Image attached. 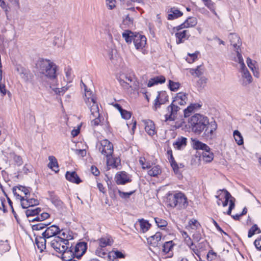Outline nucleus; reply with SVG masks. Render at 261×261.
<instances>
[{"label": "nucleus", "mask_w": 261, "mask_h": 261, "mask_svg": "<svg viewBox=\"0 0 261 261\" xmlns=\"http://www.w3.org/2000/svg\"><path fill=\"white\" fill-rule=\"evenodd\" d=\"M188 125L192 131L197 135L202 132L203 137L206 139H212L217 124L215 120L209 121L208 118L200 114H195L188 119Z\"/></svg>", "instance_id": "f257e3e1"}, {"label": "nucleus", "mask_w": 261, "mask_h": 261, "mask_svg": "<svg viewBox=\"0 0 261 261\" xmlns=\"http://www.w3.org/2000/svg\"><path fill=\"white\" fill-rule=\"evenodd\" d=\"M40 72L50 80L55 81L57 77L58 66L49 60L40 59L36 64Z\"/></svg>", "instance_id": "f03ea898"}, {"label": "nucleus", "mask_w": 261, "mask_h": 261, "mask_svg": "<svg viewBox=\"0 0 261 261\" xmlns=\"http://www.w3.org/2000/svg\"><path fill=\"white\" fill-rule=\"evenodd\" d=\"M166 203L168 206L176 207L178 210L185 209L188 205V199L182 192L169 193L166 197Z\"/></svg>", "instance_id": "7ed1b4c3"}, {"label": "nucleus", "mask_w": 261, "mask_h": 261, "mask_svg": "<svg viewBox=\"0 0 261 261\" xmlns=\"http://www.w3.org/2000/svg\"><path fill=\"white\" fill-rule=\"evenodd\" d=\"M87 243L85 242H79L75 246H69L68 251L65 253L64 257L67 258H76L79 259L86 253L87 250Z\"/></svg>", "instance_id": "20e7f679"}, {"label": "nucleus", "mask_w": 261, "mask_h": 261, "mask_svg": "<svg viewBox=\"0 0 261 261\" xmlns=\"http://www.w3.org/2000/svg\"><path fill=\"white\" fill-rule=\"evenodd\" d=\"M51 246L57 252L62 254V258L66 260L68 258L64 257L65 252L68 251L69 243L68 239H62L60 237H56L50 242Z\"/></svg>", "instance_id": "39448f33"}, {"label": "nucleus", "mask_w": 261, "mask_h": 261, "mask_svg": "<svg viewBox=\"0 0 261 261\" xmlns=\"http://www.w3.org/2000/svg\"><path fill=\"white\" fill-rule=\"evenodd\" d=\"M234 61L240 64L241 72L242 73V78L240 80L241 85L243 87H246L252 83L253 79L244 64L241 53H238V60L235 59Z\"/></svg>", "instance_id": "423d86ee"}, {"label": "nucleus", "mask_w": 261, "mask_h": 261, "mask_svg": "<svg viewBox=\"0 0 261 261\" xmlns=\"http://www.w3.org/2000/svg\"><path fill=\"white\" fill-rule=\"evenodd\" d=\"M42 211L40 207H32L27 210L25 213L28 218L36 216L32 220H29L30 222L42 221L48 218L50 215L47 213L42 212Z\"/></svg>", "instance_id": "0eeeda50"}, {"label": "nucleus", "mask_w": 261, "mask_h": 261, "mask_svg": "<svg viewBox=\"0 0 261 261\" xmlns=\"http://www.w3.org/2000/svg\"><path fill=\"white\" fill-rule=\"evenodd\" d=\"M99 150L101 153L107 158V163L109 164L110 158H111L113 153V145L108 140H102L100 142V146Z\"/></svg>", "instance_id": "6e6552de"}, {"label": "nucleus", "mask_w": 261, "mask_h": 261, "mask_svg": "<svg viewBox=\"0 0 261 261\" xmlns=\"http://www.w3.org/2000/svg\"><path fill=\"white\" fill-rule=\"evenodd\" d=\"M228 38L231 45L233 46L234 49L236 51L237 57L235 59L238 60V53H241L239 49L242 45V41L240 37L236 33H230Z\"/></svg>", "instance_id": "1a4fd4ad"}, {"label": "nucleus", "mask_w": 261, "mask_h": 261, "mask_svg": "<svg viewBox=\"0 0 261 261\" xmlns=\"http://www.w3.org/2000/svg\"><path fill=\"white\" fill-rule=\"evenodd\" d=\"M86 103L89 108L91 115L93 117L99 116V110L96 98L89 97L86 100Z\"/></svg>", "instance_id": "9d476101"}, {"label": "nucleus", "mask_w": 261, "mask_h": 261, "mask_svg": "<svg viewBox=\"0 0 261 261\" xmlns=\"http://www.w3.org/2000/svg\"><path fill=\"white\" fill-rule=\"evenodd\" d=\"M168 101V95L166 91L158 92V94L154 100L153 109L155 111L160 108L162 105Z\"/></svg>", "instance_id": "9b49d317"}, {"label": "nucleus", "mask_w": 261, "mask_h": 261, "mask_svg": "<svg viewBox=\"0 0 261 261\" xmlns=\"http://www.w3.org/2000/svg\"><path fill=\"white\" fill-rule=\"evenodd\" d=\"M197 23V19L194 17H188L182 23L174 27L173 30L175 31H179L183 29L193 27Z\"/></svg>", "instance_id": "f8f14e48"}, {"label": "nucleus", "mask_w": 261, "mask_h": 261, "mask_svg": "<svg viewBox=\"0 0 261 261\" xmlns=\"http://www.w3.org/2000/svg\"><path fill=\"white\" fill-rule=\"evenodd\" d=\"M117 185H125L132 181L130 176L125 171L118 172L115 177Z\"/></svg>", "instance_id": "ddd939ff"}, {"label": "nucleus", "mask_w": 261, "mask_h": 261, "mask_svg": "<svg viewBox=\"0 0 261 261\" xmlns=\"http://www.w3.org/2000/svg\"><path fill=\"white\" fill-rule=\"evenodd\" d=\"M179 109L180 108L178 106L172 102V103L167 107V110L170 111V114L165 115V121H174L176 118L177 112Z\"/></svg>", "instance_id": "4468645a"}, {"label": "nucleus", "mask_w": 261, "mask_h": 261, "mask_svg": "<svg viewBox=\"0 0 261 261\" xmlns=\"http://www.w3.org/2000/svg\"><path fill=\"white\" fill-rule=\"evenodd\" d=\"M134 37L133 42L136 49L140 50L143 49L146 44V38L145 36L136 33Z\"/></svg>", "instance_id": "2eb2a0df"}, {"label": "nucleus", "mask_w": 261, "mask_h": 261, "mask_svg": "<svg viewBox=\"0 0 261 261\" xmlns=\"http://www.w3.org/2000/svg\"><path fill=\"white\" fill-rule=\"evenodd\" d=\"M61 232L59 227L55 225H53L48 227L46 230L42 233L44 238H50L52 237L56 236Z\"/></svg>", "instance_id": "dca6fc26"}, {"label": "nucleus", "mask_w": 261, "mask_h": 261, "mask_svg": "<svg viewBox=\"0 0 261 261\" xmlns=\"http://www.w3.org/2000/svg\"><path fill=\"white\" fill-rule=\"evenodd\" d=\"M117 79L124 89H128L132 87L130 83L133 81V79L130 75L123 74L121 75Z\"/></svg>", "instance_id": "f3484780"}, {"label": "nucleus", "mask_w": 261, "mask_h": 261, "mask_svg": "<svg viewBox=\"0 0 261 261\" xmlns=\"http://www.w3.org/2000/svg\"><path fill=\"white\" fill-rule=\"evenodd\" d=\"M162 238V233L157 232L154 235L151 236L147 239V243L153 247H158L159 242Z\"/></svg>", "instance_id": "a211bd4d"}, {"label": "nucleus", "mask_w": 261, "mask_h": 261, "mask_svg": "<svg viewBox=\"0 0 261 261\" xmlns=\"http://www.w3.org/2000/svg\"><path fill=\"white\" fill-rule=\"evenodd\" d=\"M188 97L187 94L183 92H179L176 94L172 102L175 104L183 106L187 103Z\"/></svg>", "instance_id": "6ab92c4d"}, {"label": "nucleus", "mask_w": 261, "mask_h": 261, "mask_svg": "<svg viewBox=\"0 0 261 261\" xmlns=\"http://www.w3.org/2000/svg\"><path fill=\"white\" fill-rule=\"evenodd\" d=\"M65 177L67 180L76 184H79L82 182V180L75 171H67Z\"/></svg>", "instance_id": "aec40b11"}, {"label": "nucleus", "mask_w": 261, "mask_h": 261, "mask_svg": "<svg viewBox=\"0 0 261 261\" xmlns=\"http://www.w3.org/2000/svg\"><path fill=\"white\" fill-rule=\"evenodd\" d=\"M145 124V129L146 133L150 136H153L155 134V125L151 120L143 121Z\"/></svg>", "instance_id": "412c9836"}, {"label": "nucleus", "mask_w": 261, "mask_h": 261, "mask_svg": "<svg viewBox=\"0 0 261 261\" xmlns=\"http://www.w3.org/2000/svg\"><path fill=\"white\" fill-rule=\"evenodd\" d=\"M175 33L177 44H180L184 42V39H188L190 35L188 34V30H183L182 31H177Z\"/></svg>", "instance_id": "4be33fe9"}, {"label": "nucleus", "mask_w": 261, "mask_h": 261, "mask_svg": "<svg viewBox=\"0 0 261 261\" xmlns=\"http://www.w3.org/2000/svg\"><path fill=\"white\" fill-rule=\"evenodd\" d=\"M48 194L49 196V200L51 203L56 207H61L63 204V202L59 198V197L56 195L54 191H48Z\"/></svg>", "instance_id": "5701e85b"}, {"label": "nucleus", "mask_w": 261, "mask_h": 261, "mask_svg": "<svg viewBox=\"0 0 261 261\" xmlns=\"http://www.w3.org/2000/svg\"><path fill=\"white\" fill-rule=\"evenodd\" d=\"M166 79L165 76H164L163 75L156 76L152 78H151L148 81V82L147 83V86L148 87H151L158 84L164 83Z\"/></svg>", "instance_id": "b1692460"}, {"label": "nucleus", "mask_w": 261, "mask_h": 261, "mask_svg": "<svg viewBox=\"0 0 261 261\" xmlns=\"http://www.w3.org/2000/svg\"><path fill=\"white\" fill-rule=\"evenodd\" d=\"M46 239L43 236H38L35 239L36 244L41 252H42L44 249L46 248Z\"/></svg>", "instance_id": "393cba45"}, {"label": "nucleus", "mask_w": 261, "mask_h": 261, "mask_svg": "<svg viewBox=\"0 0 261 261\" xmlns=\"http://www.w3.org/2000/svg\"><path fill=\"white\" fill-rule=\"evenodd\" d=\"M187 143V139L184 137L178 138L176 141L173 143V146L175 148L180 150L185 148Z\"/></svg>", "instance_id": "a878e982"}, {"label": "nucleus", "mask_w": 261, "mask_h": 261, "mask_svg": "<svg viewBox=\"0 0 261 261\" xmlns=\"http://www.w3.org/2000/svg\"><path fill=\"white\" fill-rule=\"evenodd\" d=\"M136 33L133 32L130 30L125 31L122 34V37L125 39L126 42L129 44L134 41Z\"/></svg>", "instance_id": "bb28decb"}, {"label": "nucleus", "mask_w": 261, "mask_h": 261, "mask_svg": "<svg viewBox=\"0 0 261 261\" xmlns=\"http://www.w3.org/2000/svg\"><path fill=\"white\" fill-rule=\"evenodd\" d=\"M183 13L175 8L170 9L169 14L168 16L169 20H173L182 16Z\"/></svg>", "instance_id": "cd10ccee"}, {"label": "nucleus", "mask_w": 261, "mask_h": 261, "mask_svg": "<svg viewBox=\"0 0 261 261\" xmlns=\"http://www.w3.org/2000/svg\"><path fill=\"white\" fill-rule=\"evenodd\" d=\"M138 222L140 225V231L143 233H145L147 231L151 226V224L148 222V221L144 220V219H139Z\"/></svg>", "instance_id": "c85d7f7f"}, {"label": "nucleus", "mask_w": 261, "mask_h": 261, "mask_svg": "<svg viewBox=\"0 0 261 261\" xmlns=\"http://www.w3.org/2000/svg\"><path fill=\"white\" fill-rule=\"evenodd\" d=\"M201 155L203 161L207 163L212 162L214 159V154L211 151V149L202 151Z\"/></svg>", "instance_id": "c756f323"}, {"label": "nucleus", "mask_w": 261, "mask_h": 261, "mask_svg": "<svg viewBox=\"0 0 261 261\" xmlns=\"http://www.w3.org/2000/svg\"><path fill=\"white\" fill-rule=\"evenodd\" d=\"M193 148L196 150H201L202 151H204L205 150L210 149V147L206 144L198 140L194 141Z\"/></svg>", "instance_id": "7c9ffc66"}, {"label": "nucleus", "mask_w": 261, "mask_h": 261, "mask_svg": "<svg viewBox=\"0 0 261 261\" xmlns=\"http://www.w3.org/2000/svg\"><path fill=\"white\" fill-rule=\"evenodd\" d=\"M48 160L49 161V163L48 166L53 170L57 172L59 171L58 164L56 158L54 156H49L48 157Z\"/></svg>", "instance_id": "2f4dec72"}, {"label": "nucleus", "mask_w": 261, "mask_h": 261, "mask_svg": "<svg viewBox=\"0 0 261 261\" xmlns=\"http://www.w3.org/2000/svg\"><path fill=\"white\" fill-rule=\"evenodd\" d=\"M233 135L235 141L238 145H242L244 144V139L241 133L238 130L233 131Z\"/></svg>", "instance_id": "473e14b6"}, {"label": "nucleus", "mask_w": 261, "mask_h": 261, "mask_svg": "<svg viewBox=\"0 0 261 261\" xmlns=\"http://www.w3.org/2000/svg\"><path fill=\"white\" fill-rule=\"evenodd\" d=\"M168 160L169 161V162L171 164V166L174 171V172L176 174H180V172L179 171V166L176 162L175 160H174V158L173 156V155H171V157L169 158Z\"/></svg>", "instance_id": "72a5a7b5"}, {"label": "nucleus", "mask_w": 261, "mask_h": 261, "mask_svg": "<svg viewBox=\"0 0 261 261\" xmlns=\"http://www.w3.org/2000/svg\"><path fill=\"white\" fill-rule=\"evenodd\" d=\"M161 173V169L159 165L153 167L148 171V174L150 176L155 177Z\"/></svg>", "instance_id": "f704fd0d"}, {"label": "nucleus", "mask_w": 261, "mask_h": 261, "mask_svg": "<svg viewBox=\"0 0 261 261\" xmlns=\"http://www.w3.org/2000/svg\"><path fill=\"white\" fill-rule=\"evenodd\" d=\"M173 246L174 244L172 241L165 242L163 245V251L166 254L169 253V251H171L172 249Z\"/></svg>", "instance_id": "c9c22d12"}, {"label": "nucleus", "mask_w": 261, "mask_h": 261, "mask_svg": "<svg viewBox=\"0 0 261 261\" xmlns=\"http://www.w3.org/2000/svg\"><path fill=\"white\" fill-rule=\"evenodd\" d=\"M257 232V233H261L260 229L258 227L257 225L256 224H254L249 230L248 233V238L252 237L255 232Z\"/></svg>", "instance_id": "e433bc0d"}, {"label": "nucleus", "mask_w": 261, "mask_h": 261, "mask_svg": "<svg viewBox=\"0 0 261 261\" xmlns=\"http://www.w3.org/2000/svg\"><path fill=\"white\" fill-rule=\"evenodd\" d=\"M180 86V84L178 82H175L170 80L169 81L168 87L171 91H177L179 88Z\"/></svg>", "instance_id": "4c0bfd02"}, {"label": "nucleus", "mask_w": 261, "mask_h": 261, "mask_svg": "<svg viewBox=\"0 0 261 261\" xmlns=\"http://www.w3.org/2000/svg\"><path fill=\"white\" fill-rule=\"evenodd\" d=\"M139 163L142 166L143 169H149L151 168V164L149 162H146L144 157H141L139 159Z\"/></svg>", "instance_id": "58836bf2"}, {"label": "nucleus", "mask_w": 261, "mask_h": 261, "mask_svg": "<svg viewBox=\"0 0 261 261\" xmlns=\"http://www.w3.org/2000/svg\"><path fill=\"white\" fill-rule=\"evenodd\" d=\"M190 72L192 75H195L197 77L200 76L203 73V72L201 69V66H198L196 68L194 69H190Z\"/></svg>", "instance_id": "ea45409f"}, {"label": "nucleus", "mask_w": 261, "mask_h": 261, "mask_svg": "<svg viewBox=\"0 0 261 261\" xmlns=\"http://www.w3.org/2000/svg\"><path fill=\"white\" fill-rule=\"evenodd\" d=\"M154 220L157 226L160 228L165 227L168 224L167 222L164 219H162L159 218H155Z\"/></svg>", "instance_id": "a19ab883"}, {"label": "nucleus", "mask_w": 261, "mask_h": 261, "mask_svg": "<svg viewBox=\"0 0 261 261\" xmlns=\"http://www.w3.org/2000/svg\"><path fill=\"white\" fill-rule=\"evenodd\" d=\"M108 245H110V242L109 239L102 238L99 240V247L105 248Z\"/></svg>", "instance_id": "79ce46f5"}, {"label": "nucleus", "mask_w": 261, "mask_h": 261, "mask_svg": "<svg viewBox=\"0 0 261 261\" xmlns=\"http://www.w3.org/2000/svg\"><path fill=\"white\" fill-rule=\"evenodd\" d=\"M95 254L100 257L105 258V256L107 254V253L105 251V248L98 247L95 250Z\"/></svg>", "instance_id": "37998d69"}, {"label": "nucleus", "mask_w": 261, "mask_h": 261, "mask_svg": "<svg viewBox=\"0 0 261 261\" xmlns=\"http://www.w3.org/2000/svg\"><path fill=\"white\" fill-rule=\"evenodd\" d=\"M194 106L196 105L191 104L186 109L184 110V112L185 117H188L190 116L192 112L195 110Z\"/></svg>", "instance_id": "c03bdc74"}, {"label": "nucleus", "mask_w": 261, "mask_h": 261, "mask_svg": "<svg viewBox=\"0 0 261 261\" xmlns=\"http://www.w3.org/2000/svg\"><path fill=\"white\" fill-rule=\"evenodd\" d=\"M50 223H38L35 225H33L32 226V229L33 230H40L43 228H44L45 227L48 226Z\"/></svg>", "instance_id": "a18cd8bd"}, {"label": "nucleus", "mask_w": 261, "mask_h": 261, "mask_svg": "<svg viewBox=\"0 0 261 261\" xmlns=\"http://www.w3.org/2000/svg\"><path fill=\"white\" fill-rule=\"evenodd\" d=\"M81 82L82 83V84H83V85L85 87V98H84L85 102H86V100H88L89 97H91V98L93 97L94 98H96L92 94V91H91V90H87L86 89V86L85 85V84H84L83 83L82 81H81Z\"/></svg>", "instance_id": "49530a36"}, {"label": "nucleus", "mask_w": 261, "mask_h": 261, "mask_svg": "<svg viewBox=\"0 0 261 261\" xmlns=\"http://www.w3.org/2000/svg\"><path fill=\"white\" fill-rule=\"evenodd\" d=\"M133 19L129 17L127 15L123 20V24L126 25L127 27H130L133 25Z\"/></svg>", "instance_id": "de8ad7c7"}, {"label": "nucleus", "mask_w": 261, "mask_h": 261, "mask_svg": "<svg viewBox=\"0 0 261 261\" xmlns=\"http://www.w3.org/2000/svg\"><path fill=\"white\" fill-rule=\"evenodd\" d=\"M26 201H28L29 206H30L31 207L39 204V201L37 199L33 198L29 199L28 196L26 197Z\"/></svg>", "instance_id": "09e8293b"}, {"label": "nucleus", "mask_w": 261, "mask_h": 261, "mask_svg": "<svg viewBox=\"0 0 261 261\" xmlns=\"http://www.w3.org/2000/svg\"><path fill=\"white\" fill-rule=\"evenodd\" d=\"M118 192L119 194V196L122 198H128L130 195H132L135 191H131L130 192H124L120 191V190H118Z\"/></svg>", "instance_id": "8fccbe9b"}, {"label": "nucleus", "mask_w": 261, "mask_h": 261, "mask_svg": "<svg viewBox=\"0 0 261 261\" xmlns=\"http://www.w3.org/2000/svg\"><path fill=\"white\" fill-rule=\"evenodd\" d=\"M120 163V160L118 158H115L113 160L112 162H111V158H110L109 160V164H108V165L112 166L113 167L117 168L119 164Z\"/></svg>", "instance_id": "3c124183"}, {"label": "nucleus", "mask_w": 261, "mask_h": 261, "mask_svg": "<svg viewBox=\"0 0 261 261\" xmlns=\"http://www.w3.org/2000/svg\"><path fill=\"white\" fill-rule=\"evenodd\" d=\"M18 189L24 193V194L25 195V197H28V196H30V188H27L24 186H19L17 187Z\"/></svg>", "instance_id": "603ef678"}, {"label": "nucleus", "mask_w": 261, "mask_h": 261, "mask_svg": "<svg viewBox=\"0 0 261 261\" xmlns=\"http://www.w3.org/2000/svg\"><path fill=\"white\" fill-rule=\"evenodd\" d=\"M205 5L216 16H217V13L216 12L215 10V4L214 3L211 1L210 0V2H207L206 3V4H205Z\"/></svg>", "instance_id": "864d4df0"}, {"label": "nucleus", "mask_w": 261, "mask_h": 261, "mask_svg": "<svg viewBox=\"0 0 261 261\" xmlns=\"http://www.w3.org/2000/svg\"><path fill=\"white\" fill-rule=\"evenodd\" d=\"M4 193L5 195L7 197V199L9 205L11 207V208L12 210V212L14 217L15 218V219H17V215L16 212H15V211H14V210L13 208V205H12V203H13L12 201L11 200L10 198L7 196L6 193L5 192H4Z\"/></svg>", "instance_id": "5fc2aeb1"}, {"label": "nucleus", "mask_w": 261, "mask_h": 261, "mask_svg": "<svg viewBox=\"0 0 261 261\" xmlns=\"http://www.w3.org/2000/svg\"><path fill=\"white\" fill-rule=\"evenodd\" d=\"M206 83V79L204 77H201L197 82V86L201 88H203Z\"/></svg>", "instance_id": "6e6d98bb"}, {"label": "nucleus", "mask_w": 261, "mask_h": 261, "mask_svg": "<svg viewBox=\"0 0 261 261\" xmlns=\"http://www.w3.org/2000/svg\"><path fill=\"white\" fill-rule=\"evenodd\" d=\"M13 160L16 164L18 166H21L23 164L22 159L19 155L14 154L13 156Z\"/></svg>", "instance_id": "4d7b16f0"}, {"label": "nucleus", "mask_w": 261, "mask_h": 261, "mask_svg": "<svg viewBox=\"0 0 261 261\" xmlns=\"http://www.w3.org/2000/svg\"><path fill=\"white\" fill-rule=\"evenodd\" d=\"M120 114L122 118L125 119H128L131 117V113L124 109L121 112Z\"/></svg>", "instance_id": "13d9d810"}, {"label": "nucleus", "mask_w": 261, "mask_h": 261, "mask_svg": "<svg viewBox=\"0 0 261 261\" xmlns=\"http://www.w3.org/2000/svg\"><path fill=\"white\" fill-rule=\"evenodd\" d=\"M112 252L115 254V256H114L115 258H124L125 257V254L120 251L116 250Z\"/></svg>", "instance_id": "bf43d9fd"}, {"label": "nucleus", "mask_w": 261, "mask_h": 261, "mask_svg": "<svg viewBox=\"0 0 261 261\" xmlns=\"http://www.w3.org/2000/svg\"><path fill=\"white\" fill-rule=\"evenodd\" d=\"M199 54V51H196L195 53L193 54H188V56H190L191 59L189 60H188V62L189 63H192L195 61L197 59V55Z\"/></svg>", "instance_id": "052dcab7"}, {"label": "nucleus", "mask_w": 261, "mask_h": 261, "mask_svg": "<svg viewBox=\"0 0 261 261\" xmlns=\"http://www.w3.org/2000/svg\"><path fill=\"white\" fill-rule=\"evenodd\" d=\"M94 117L95 118L91 121V123L92 126H96L100 124L101 122V119L100 118V116L99 117Z\"/></svg>", "instance_id": "680f3d73"}, {"label": "nucleus", "mask_w": 261, "mask_h": 261, "mask_svg": "<svg viewBox=\"0 0 261 261\" xmlns=\"http://www.w3.org/2000/svg\"><path fill=\"white\" fill-rule=\"evenodd\" d=\"M246 62L248 66L251 70H253V69L256 68L254 65V63H255V61H253L250 58H248L247 59Z\"/></svg>", "instance_id": "e2e57ef3"}, {"label": "nucleus", "mask_w": 261, "mask_h": 261, "mask_svg": "<svg viewBox=\"0 0 261 261\" xmlns=\"http://www.w3.org/2000/svg\"><path fill=\"white\" fill-rule=\"evenodd\" d=\"M219 191H223L225 193V199H226V200H230V198H231V199H233V200H234V198L232 197L231 194H230V193L227 191L226 190V189H223V190H220Z\"/></svg>", "instance_id": "0e129e2a"}, {"label": "nucleus", "mask_w": 261, "mask_h": 261, "mask_svg": "<svg viewBox=\"0 0 261 261\" xmlns=\"http://www.w3.org/2000/svg\"><path fill=\"white\" fill-rule=\"evenodd\" d=\"M65 72H66V76L67 78V80H68L69 82L72 80L71 78V69L69 67H67L65 68Z\"/></svg>", "instance_id": "69168bd1"}, {"label": "nucleus", "mask_w": 261, "mask_h": 261, "mask_svg": "<svg viewBox=\"0 0 261 261\" xmlns=\"http://www.w3.org/2000/svg\"><path fill=\"white\" fill-rule=\"evenodd\" d=\"M254 244L257 249L261 250V236L260 238L254 241Z\"/></svg>", "instance_id": "338daca9"}, {"label": "nucleus", "mask_w": 261, "mask_h": 261, "mask_svg": "<svg viewBox=\"0 0 261 261\" xmlns=\"http://www.w3.org/2000/svg\"><path fill=\"white\" fill-rule=\"evenodd\" d=\"M1 247H3V250L4 252L8 251L10 249V246L8 244L7 240L6 241V242L5 243L1 244Z\"/></svg>", "instance_id": "774afa93"}]
</instances>
